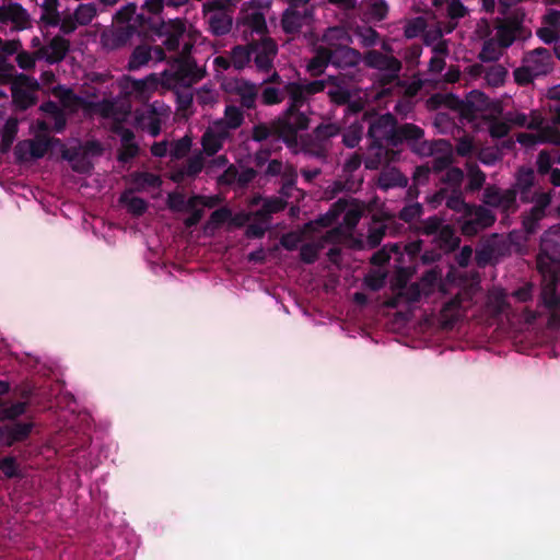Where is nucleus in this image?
<instances>
[{
    "label": "nucleus",
    "instance_id": "nucleus-25",
    "mask_svg": "<svg viewBox=\"0 0 560 560\" xmlns=\"http://www.w3.org/2000/svg\"><path fill=\"white\" fill-rule=\"evenodd\" d=\"M210 31L215 36L228 34L232 28V18L226 12H217L207 16Z\"/></svg>",
    "mask_w": 560,
    "mask_h": 560
},
{
    "label": "nucleus",
    "instance_id": "nucleus-23",
    "mask_svg": "<svg viewBox=\"0 0 560 560\" xmlns=\"http://www.w3.org/2000/svg\"><path fill=\"white\" fill-rule=\"evenodd\" d=\"M229 136L226 130H219L218 132H213L212 130H207L201 138V144L205 153L209 156L218 153L223 145V140Z\"/></svg>",
    "mask_w": 560,
    "mask_h": 560
},
{
    "label": "nucleus",
    "instance_id": "nucleus-61",
    "mask_svg": "<svg viewBox=\"0 0 560 560\" xmlns=\"http://www.w3.org/2000/svg\"><path fill=\"white\" fill-rule=\"evenodd\" d=\"M487 100L488 97L486 96V94L483 92H480L478 90H474L471 91L467 98H466V102H471V115H474L476 112L478 110H481L483 108V106L486 105L487 103Z\"/></svg>",
    "mask_w": 560,
    "mask_h": 560
},
{
    "label": "nucleus",
    "instance_id": "nucleus-37",
    "mask_svg": "<svg viewBox=\"0 0 560 560\" xmlns=\"http://www.w3.org/2000/svg\"><path fill=\"white\" fill-rule=\"evenodd\" d=\"M19 127H18V119L10 117L7 119L3 130H2V137H1V145L2 150L7 151L11 148L12 143L14 142V139L18 135Z\"/></svg>",
    "mask_w": 560,
    "mask_h": 560
},
{
    "label": "nucleus",
    "instance_id": "nucleus-19",
    "mask_svg": "<svg viewBox=\"0 0 560 560\" xmlns=\"http://www.w3.org/2000/svg\"><path fill=\"white\" fill-rule=\"evenodd\" d=\"M186 32L185 23L180 20H175L165 26V39L163 46L170 51H177L180 45V38Z\"/></svg>",
    "mask_w": 560,
    "mask_h": 560
},
{
    "label": "nucleus",
    "instance_id": "nucleus-28",
    "mask_svg": "<svg viewBox=\"0 0 560 560\" xmlns=\"http://www.w3.org/2000/svg\"><path fill=\"white\" fill-rule=\"evenodd\" d=\"M445 206L457 213H462V217L469 211L472 203L465 201L462 188L450 189Z\"/></svg>",
    "mask_w": 560,
    "mask_h": 560
},
{
    "label": "nucleus",
    "instance_id": "nucleus-34",
    "mask_svg": "<svg viewBox=\"0 0 560 560\" xmlns=\"http://www.w3.org/2000/svg\"><path fill=\"white\" fill-rule=\"evenodd\" d=\"M443 223H444V219L434 214L424 220H421L419 222V226H418L417 231L419 234H422V235L436 236L439 231L444 225Z\"/></svg>",
    "mask_w": 560,
    "mask_h": 560
},
{
    "label": "nucleus",
    "instance_id": "nucleus-26",
    "mask_svg": "<svg viewBox=\"0 0 560 560\" xmlns=\"http://www.w3.org/2000/svg\"><path fill=\"white\" fill-rule=\"evenodd\" d=\"M133 190L127 189L120 195L119 201L132 215L140 217L148 210V202L141 197L130 196Z\"/></svg>",
    "mask_w": 560,
    "mask_h": 560
},
{
    "label": "nucleus",
    "instance_id": "nucleus-8",
    "mask_svg": "<svg viewBox=\"0 0 560 560\" xmlns=\"http://www.w3.org/2000/svg\"><path fill=\"white\" fill-rule=\"evenodd\" d=\"M252 57L258 71L269 72L273 68V60L278 54V45L271 37L249 42Z\"/></svg>",
    "mask_w": 560,
    "mask_h": 560
},
{
    "label": "nucleus",
    "instance_id": "nucleus-7",
    "mask_svg": "<svg viewBox=\"0 0 560 560\" xmlns=\"http://www.w3.org/2000/svg\"><path fill=\"white\" fill-rule=\"evenodd\" d=\"M285 96L289 97V104L280 116L293 127L300 115H307L301 109L306 103L307 94L302 83L287 82L284 84V97Z\"/></svg>",
    "mask_w": 560,
    "mask_h": 560
},
{
    "label": "nucleus",
    "instance_id": "nucleus-59",
    "mask_svg": "<svg viewBox=\"0 0 560 560\" xmlns=\"http://www.w3.org/2000/svg\"><path fill=\"white\" fill-rule=\"evenodd\" d=\"M540 143L560 147V130L555 127H544L540 131Z\"/></svg>",
    "mask_w": 560,
    "mask_h": 560
},
{
    "label": "nucleus",
    "instance_id": "nucleus-22",
    "mask_svg": "<svg viewBox=\"0 0 560 560\" xmlns=\"http://www.w3.org/2000/svg\"><path fill=\"white\" fill-rule=\"evenodd\" d=\"M244 122V114L242 109L235 105H228L224 109L223 119L217 121L215 127L221 130H235Z\"/></svg>",
    "mask_w": 560,
    "mask_h": 560
},
{
    "label": "nucleus",
    "instance_id": "nucleus-64",
    "mask_svg": "<svg viewBox=\"0 0 560 560\" xmlns=\"http://www.w3.org/2000/svg\"><path fill=\"white\" fill-rule=\"evenodd\" d=\"M474 150H475L474 141L468 136H465V137L458 139L456 147H455V152L457 153V155L463 156V158L469 156L474 152Z\"/></svg>",
    "mask_w": 560,
    "mask_h": 560
},
{
    "label": "nucleus",
    "instance_id": "nucleus-31",
    "mask_svg": "<svg viewBox=\"0 0 560 560\" xmlns=\"http://www.w3.org/2000/svg\"><path fill=\"white\" fill-rule=\"evenodd\" d=\"M252 60V50L249 43L244 45H236L231 50V61L236 70H243Z\"/></svg>",
    "mask_w": 560,
    "mask_h": 560
},
{
    "label": "nucleus",
    "instance_id": "nucleus-57",
    "mask_svg": "<svg viewBox=\"0 0 560 560\" xmlns=\"http://www.w3.org/2000/svg\"><path fill=\"white\" fill-rule=\"evenodd\" d=\"M386 233V226L380 225L375 228H371L368 233L366 242L369 247L375 248L377 247L381 242L383 241Z\"/></svg>",
    "mask_w": 560,
    "mask_h": 560
},
{
    "label": "nucleus",
    "instance_id": "nucleus-49",
    "mask_svg": "<svg viewBox=\"0 0 560 560\" xmlns=\"http://www.w3.org/2000/svg\"><path fill=\"white\" fill-rule=\"evenodd\" d=\"M477 158L482 164L492 166L501 160V153L494 148H482L478 151Z\"/></svg>",
    "mask_w": 560,
    "mask_h": 560
},
{
    "label": "nucleus",
    "instance_id": "nucleus-47",
    "mask_svg": "<svg viewBox=\"0 0 560 560\" xmlns=\"http://www.w3.org/2000/svg\"><path fill=\"white\" fill-rule=\"evenodd\" d=\"M384 180H385L384 186L386 188H389V187L405 188L408 186V183H409L408 177L406 175H404L401 172H399L398 170H393L392 172L386 174L384 177Z\"/></svg>",
    "mask_w": 560,
    "mask_h": 560
},
{
    "label": "nucleus",
    "instance_id": "nucleus-9",
    "mask_svg": "<svg viewBox=\"0 0 560 560\" xmlns=\"http://www.w3.org/2000/svg\"><path fill=\"white\" fill-rule=\"evenodd\" d=\"M396 121V117L390 113L383 114L371 121L368 137L371 139L372 147L382 149L384 141L390 145V137L395 131Z\"/></svg>",
    "mask_w": 560,
    "mask_h": 560
},
{
    "label": "nucleus",
    "instance_id": "nucleus-40",
    "mask_svg": "<svg viewBox=\"0 0 560 560\" xmlns=\"http://www.w3.org/2000/svg\"><path fill=\"white\" fill-rule=\"evenodd\" d=\"M424 212L422 203L416 201L412 203L406 205L399 212L398 218L406 222L411 223L416 219H419Z\"/></svg>",
    "mask_w": 560,
    "mask_h": 560
},
{
    "label": "nucleus",
    "instance_id": "nucleus-54",
    "mask_svg": "<svg viewBox=\"0 0 560 560\" xmlns=\"http://www.w3.org/2000/svg\"><path fill=\"white\" fill-rule=\"evenodd\" d=\"M510 124L501 120H493L489 126V135L493 139H502L510 132Z\"/></svg>",
    "mask_w": 560,
    "mask_h": 560
},
{
    "label": "nucleus",
    "instance_id": "nucleus-14",
    "mask_svg": "<svg viewBox=\"0 0 560 560\" xmlns=\"http://www.w3.org/2000/svg\"><path fill=\"white\" fill-rule=\"evenodd\" d=\"M70 50V42L62 36H55L48 45L39 49V54L50 65L62 61Z\"/></svg>",
    "mask_w": 560,
    "mask_h": 560
},
{
    "label": "nucleus",
    "instance_id": "nucleus-46",
    "mask_svg": "<svg viewBox=\"0 0 560 560\" xmlns=\"http://www.w3.org/2000/svg\"><path fill=\"white\" fill-rule=\"evenodd\" d=\"M464 172L459 167H450L442 177V182L450 185V189L462 188Z\"/></svg>",
    "mask_w": 560,
    "mask_h": 560
},
{
    "label": "nucleus",
    "instance_id": "nucleus-62",
    "mask_svg": "<svg viewBox=\"0 0 560 560\" xmlns=\"http://www.w3.org/2000/svg\"><path fill=\"white\" fill-rule=\"evenodd\" d=\"M536 164L540 175L549 174L553 170L551 156L547 151H540L538 153Z\"/></svg>",
    "mask_w": 560,
    "mask_h": 560
},
{
    "label": "nucleus",
    "instance_id": "nucleus-1",
    "mask_svg": "<svg viewBox=\"0 0 560 560\" xmlns=\"http://www.w3.org/2000/svg\"><path fill=\"white\" fill-rule=\"evenodd\" d=\"M310 122L311 119L307 115H300L290 131L295 143L287 145V148L293 154L303 153L326 162L331 149V139L340 135L341 127L336 122H322L312 132L299 135L300 131L308 129Z\"/></svg>",
    "mask_w": 560,
    "mask_h": 560
},
{
    "label": "nucleus",
    "instance_id": "nucleus-27",
    "mask_svg": "<svg viewBox=\"0 0 560 560\" xmlns=\"http://www.w3.org/2000/svg\"><path fill=\"white\" fill-rule=\"evenodd\" d=\"M520 22L517 20L508 19L506 23L501 24L497 28V37L501 47L508 48L514 42V32L517 30Z\"/></svg>",
    "mask_w": 560,
    "mask_h": 560
},
{
    "label": "nucleus",
    "instance_id": "nucleus-52",
    "mask_svg": "<svg viewBox=\"0 0 560 560\" xmlns=\"http://www.w3.org/2000/svg\"><path fill=\"white\" fill-rule=\"evenodd\" d=\"M203 168V158L201 154L189 158L184 165L185 173L188 177L195 178Z\"/></svg>",
    "mask_w": 560,
    "mask_h": 560
},
{
    "label": "nucleus",
    "instance_id": "nucleus-2",
    "mask_svg": "<svg viewBox=\"0 0 560 560\" xmlns=\"http://www.w3.org/2000/svg\"><path fill=\"white\" fill-rule=\"evenodd\" d=\"M339 35H343L339 28H328L323 35V43H327L331 54V65L341 69L355 67L361 58L360 52L347 45L334 43L332 39L339 38Z\"/></svg>",
    "mask_w": 560,
    "mask_h": 560
},
{
    "label": "nucleus",
    "instance_id": "nucleus-11",
    "mask_svg": "<svg viewBox=\"0 0 560 560\" xmlns=\"http://www.w3.org/2000/svg\"><path fill=\"white\" fill-rule=\"evenodd\" d=\"M314 19V9L287 8L281 16V27L285 34L294 35L302 27L310 25Z\"/></svg>",
    "mask_w": 560,
    "mask_h": 560
},
{
    "label": "nucleus",
    "instance_id": "nucleus-33",
    "mask_svg": "<svg viewBox=\"0 0 560 560\" xmlns=\"http://www.w3.org/2000/svg\"><path fill=\"white\" fill-rule=\"evenodd\" d=\"M52 142L60 143V140L57 138H36L35 140L30 141V154L33 159H42L50 149Z\"/></svg>",
    "mask_w": 560,
    "mask_h": 560
},
{
    "label": "nucleus",
    "instance_id": "nucleus-56",
    "mask_svg": "<svg viewBox=\"0 0 560 560\" xmlns=\"http://www.w3.org/2000/svg\"><path fill=\"white\" fill-rule=\"evenodd\" d=\"M478 58L482 62L495 61L499 58V54L492 40H487L483 43L482 48L478 55Z\"/></svg>",
    "mask_w": 560,
    "mask_h": 560
},
{
    "label": "nucleus",
    "instance_id": "nucleus-4",
    "mask_svg": "<svg viewBox=\"0 0 560 560\" xmlns=\"http://www.w3.org/2000/svg\"><path fill=\"white\" fill-rule=\"evenodd\" d=\"M291 131V125L280 115L270 122H259L254 125L252 129V139L256 142H264L268 138L273 137L282 141L285 147L295 143Z\"/></svg>",
    "mask_w": 560,
    "mask_h": 560
},
{
    "label": "nucleus",
    "instance_id": "nucleus-16",
    "mask_svg": "<svg viewBox=\"0 0 560 560\" xmlns=\"http://www.w3.org/2000/svg\"><path fill=\"white\" fill-rule=\"evenodd\" d=\"M535 184V174L532 168L521 167L516 174V180L512 188L517 189L520 199L524 203L533 202L532 188Z\"/></svg>",
    "mask_w": 560,
    "mask_h": 560
},
{
    "label": "nucleus",
    "instance_id": "nucleus-35",
    "mask_svg": "<svg viewBox=\"0 0 560 560\" xmlns=\"http://www.w3.org/2000/svg\"><path fill=\"white\" fill-rule=\"evenodd\" d=\"M151 50L144 46H138L132 51L128 61V69L131 71L138 70L140 67L147 65L151 60Z\"/></svg>",
    "mask_w": 560,
    "mask_h": 560
},
{
    "label": "nucleus",
    "instance_id": "nucleus-43",
    "mask_svg": "<svg viewBox=\"0 0 560 560\" xmlns=\"http://www.w3.org/2000/svg\"><path fill=\"white\" fill-rule=\"evenodd\" d=\"M96 8L93 3L80 4L74 12L79 24L88 25L96 16Z\"/></svg>",
    "mask_w": 560,
    "mask_h": 560
},
{
    "label": "nucleus",
    "instance_id": "nucleus-42",
    "mask_svg": "<svg viewBox=\"0 0 560 560\" xmlns=\"http://www.w3.org/2000/svg\"><path fill=\"white\" fill-rule=\"evenodd\" d=\"M284 100V86L282 89L276 86H266L261 92V102L264 105L270 106L280 104Z\"/></svg>",
    "mask_w": 560,
    "mask_h": 560
},
{
    "label": "nucleus",
    "instance_id": "nucleus-41",
    "mask_svg": "<svg viewBox=\"0 0 560 560\" xmlns=\"http://www.w3.org/2000/svg\"><path fill=\"white\" fill-rule=\"evenodd\" d=\"M5 428L10 432V435L13 438V440L16 442H23L30 436L33 430V423L15 422L12 425H5Z\"/></svg>",
    "mask_w": 560,
    "mask_h": 560
},
{
    "label": "nucleus",
    "instance_id": "nucleus-55",
    "mask_svg": "<svg viewBox=\"0 0 560 560\" xmlns=\"http://www.w3.org/2000/svg\"><path fill=\"white\" fill-rule=\"evenodd\" d=\"M318 257V247L313 243H306L300 248V259L305 264H313Z\"/></svg>",
    "mask_w": 560,
    "mask_h": 560
},
{
    "label": "nucleus",
    "instance_id": "nucleus-53",
    "mask_svg": "<svg viewBox=\"0 0 560 560\" xmlns=\"http://www.w3.org/2000/svg\"><path fill=\"white\" fill-rule=\"evenodd\" d=\"M166 206L173 212H184L185 195L179 191L168 192L167 199H166Z\"/></svg>",
    "mask_w": 560,
    "mask_h": 560
},
{
    "label": "nucleus",
    "instance_id": "nucleus-39",
    "mask_svg": "<svg viewBox=\"0 0 560 560\" xmlns=\"http://www.w3.org/2000/svg\"><path fill=\"white\" fill-rule=\"evenodd\" d=\"M0 470L8 479L22 478L20 465L15 456H5L0 459Z\"/></svg>",
    "mask_w": 560,
    "mask_h": 560
},
{
    "label": "nucleus",
    "instance_id": "nucleus-48",
    "mask_svg": "<svg viewBox=\"0 0 560 560\" xmlns=\"http://www.w3.org/2000/svg\"><path fill=\"white\" fill-rule=\"evenodd\" d=\"M368 4V13L378 21L385 19L388 13V7L384 0H369Z\"/></svg>",
    "mask_w": 560,
    "mask_h": 560
},
{
    "label": "nucleus",
    "instance_id": "nucleus-3",
    "mask_svg": "<svg viewBox=\"0 0 560 560\" xmlns=\"http://www.w3.org/2000/svg\"><path fill=\"white\" fill-rule=\"evenodd\" d=\"M423 137L424 130L421 127L410 122L398 124L396 121L395 131L390 137V147H399L406 143L413 152L423 154L431 150Z\"/></svg>",
    "mask_w": 560,
    "mask_h": 560
},
{
    "label": "nucleus",
    "instance_id": "nucleus-58",
    "mask_svg": "<svg viewBox=\"0 0 560 560\" xmlns=\"http://www.w3.org/2000/svg\"><path fill=\"white\" fill-rule=\"evenodd\" d=\"M26 411V404L22 401L14 402L1 409V415L4 419L13 420L22 416Z\"/></svg>",
    "mask_w": 560,
    "mask_h": 560
},
{
    "label": "nucleus",
    "instance_id": "nucleus-29",
    "mask_svg": "<svg viewBox=\"0 0 560 560\" xmlns=\"http://www.w3.org/2000/svg\"><path fill=\"white\" fill-rule=\"evenodd\" d=\"M468 183L465 186L467 192L479 191L486 183V174L477 164L467 165Z\"/></svg>",
    "mask_w": 560,
    "mask_h": 560
},
{
    "label": "nucleus",
    "instance_id": "nucleus-45",
    "mask_svg": "<svg viewBox=\"0 0 560 560\" xmlns=\"http://www.w3.org/2000/svg\"><path fill=\"white\" fill-rule=\"evenodd\" d=\"M191 148V140L188 137H183L175 141L170 150V155L174 160L183 159L187 155Z\"/></svg>",
    "mask_w": 560,
    "mask_h": 560
},
{
    "label": "nucleus",
    "instance_id": "nucleus-18",
    "mask_svg": "<svg viewBox=\"0 0 560 560\" xmlns=\"http://www.w3.org/2000/svg\"><path fill=\"white\" fill-rule=\"evenodd\" d=\"M328 65H331V54L328 50L327 43H324L315 49V55L307 62L306 69L312 77H319Z\"/></svg>",
    "mask_w": 560,
    "mask_h": 560
},
{
    "label": "nucleus",
    "instance_id": "nucleus-24",
    "mask_svg": "<svg viewBox=\"0 0 560 560\" xmlns=\"http://www.w3.org/2000/svg\"><path fill=\"white\" fill-rule=\"evenodd\" d=\"M441 249L453 252L459 247L460 238L456 235L455 229L450 224H444L435 236Z\"/></svg>",
    "mask_w": 560,
    "mask_h": 560
},
{
    "label": "nucleus",
    "instance_id": "nucleus-15",
    "mask_svg": "<svg viewBox=\"0 0 560 560\" xmlns=\"http://www.w3.org/2000/svg\"><path fill=\"white\" fill-rule=\"evenodd\" d=\"M231 92L240 97L241 107L246 109H254L258 97V88L245 79L235 80Z\"/></svg>",
    "mask_w": 560,
    "mask_h": 560
},
{
    "label": "nucleus",
    "instance_id": "nucleus-12",
    "mask_svg": "<svg viewBox=\"0 0 560 560\" xmlns=\"http://www.w3.org/2000/svg\"><path fill=\"white\" fill-rule=\"evenodd\" d=\"M523 62L529 66L534 75H547L553 69V55L544 47H538L525 54Z\"/></svg>",
    "mask_w": 560,
    "mask_h": 560
},
{
    "label": "nucleus",
    "instance_id": "nucleus-10",
    "mask_svg": "<svg viewBox=\"0 0 560 560\" xmlns=\"http://www.w3.org/2000/svg\"><path fill=\"white\" fill-rule=\"evenodd\" d=\"M368 67L386 71L388 82L398 79L399 72L402 68L400 60L394 56L385 55L378 50H370L364 57Z\"/></svg>",
    "mask_w": 560,
    "mask_h": 560
},
{
    "label": "nucleus",
    "instance_id": "nucleus-17",
    "mask_svg": "<svg viewBox=\"0 0 560 560\" xmlns=\"http://www.w3.org/2000/svg\"><path fill=\"white\" fill-rule=\"evenodd\" d=\"M128 182L132 186L130 189L133 191H142L145 188H160L163 183L159 175L140 171L130 173Z\"/></svg>",
    "mask_w": 560,
    "mask_h": 560
},
{
    "label": "nucleus",
    "instance_id": "nucleus-20",
    "mask_svg": "<svg viewBox=\"0 0 560 560\" xmlns=\"http://www.w3.org/2000/svg\"><path fill=\"white\" fill-rule=\"evenodd\" d=\"M431 100L439 105H443L450 109L459 110L463 116L471 115V102H466L459 98L458 96L448 93V94H435L431 97Z\"/></svg>",
    "mask_w": 560,
    "mask_h": 560
},
{
    "label": "nucleus",
    "instance_id": "nucleus-30",
    "mask_svg": "<svg viewBox=\"0 0 560 560\" xmlns=\"http://www.w3.org/2000/svg\"><path fill=\"white\" fill-rule=\"evenodd\" d=\"M497 208L506 215L515 213L518 209L517 189L511 187L509 189L502 190Z\"/></svg>",
    "mask_w": 560,
    "mask_h": 560
},
{
    "label": "nucleus",
    "instance_id": "nucleus-63",
    "mask_svg": "<svg viewBox=\"0 0 560 560\" xmlns=\"http://www.w3.org/2000/svg\"><path fill=\"white\" fill-rule=\"evenodd\" d=\"M431 168L428 165H418L412 173V183L424 186L429 183Z\"/></svg>",
    "mask_w": 560,
    "mask_h": 560
},
{
    "label": "nucleus",
    "instance_id": "nucleus-44",
    "mask_svg": "<svg viewBox=\"0 0 560 560\" xmlns=\"http://www.w3.org/2000/svg\"><path fill=\"white\" fill-rule=\"evenodd\" d=\"M508 70L501 65H494L486 73V80L490 85L499 86L504 83Z\"/></svg>",
    "mask_w": 560,
    "mask_h": 560
},
{
    "label": "nucleus",
    "instance_id": "nucleus-21",
    "mask_svg": "<svg viewBox=\"0 0 560 560\" xmlns=\"http://www.w3.org/2000/svg\"><path fill=\"white\" fill-rule=\"evenodd\" d=\"M205 71L198 68L195 61H184L179 65L176 77L184 85H192L201 80Z\"/></svg>",
    "mask_w": 560,
    "mask_h": 560
},
{
    "label": "nucleus",
    "instance_id": "nucleus-32",
    "mask_svg": "<svg viewBox=\"0 0 560 560\" xmlns=\"http://www.w3.org/2000/svg\"><path fill=\"white\" fill-rule=\"evenodd\" d=\"M540 300L547 310L560 308V295L556 282H549L541 289Z\"/></svg>",
    "mask_w": 560,
    "mask_h": 560
},
{
    "label": "nucleus",
    "instance_id": "nucleus-5",
    "mask_svg": "<svg viewBox=\"0 0 560 560\" xmlns=\"http://www.w3.org/2000/svg\"><path fill=\"white\" fill-rule=\"evenodd\" d=\"M470 208L459 221L460 231L465 236H475L494 224L497 218L491 210L478 205Z\"/></svg>",
    "mask_w": 560,
    "mask_h": 560
},
{
    "label": "nucleus",
    "instance_id": "nucleus-51",
    "mask_svg": "<svg viewBox=\"0 0 560 560\" xmlns=\"http://www.w3.org/2000/svg\"><path fill=\"white\" fill-rule=\"evenodd\" d=\"M514 80L518 85H527L534 81L537 75L529 69V66L523 62V66L515 69L513 72Z\"/></svg>",
    "mask_w": 560,
    "mask_h": 560
},
{
    "label": "nucleus",
    "instance_id": "nucleus-36",
    "mask_svg": "<svg viewBox=\"0 0 560 560\" xmlns=\"http://www.w3.org/2000/svg\"><path fill=\"white\" fill-rule=\"evenodd\" d=\"M282 185L280 187V194L285 197L290 198L292 196V191L295 188L298 173L295 168L292 165H288L282 175Z\"/></svg>",
    "mask_w": 560,
    "mask_h": 560
},
{
    "label": "nucleus",
    "instance_id": "nucleus-60",
    "mask_svg": "<svg viewBox=\"0 0 560 560\" xmlns=\"http://www.w3.org/2000/svg\"><path fill=\"white\" fill-rule=\"evenodd\" d=\"M137 4L133 2H129L122 8H120L115 14V21L117 23H128L131 21L132 16L136 14Z\"/></svg>",
    "mask_w": 560,
    "mask_h": 560
},
{
    "label": "nucleus",
    "instance_id": "nucleus-6",
    "mask_svg": "<svg viewBox=\"0 0 560 560\" xmlns=\"http://www.w3.org/2000/svg\"><path fill=\"white\" fill-rule=\"evenodd\" d=\"M39 84L26 74H19L11 85L12 103L18 110H26L36 104L35 92Z\"/></svg>",
    "mask_w": 560,
    "mask_h": 560
},
{
    "label": "nucleus",
    "instance_id": "nucleus-50",
    "mask_svg": "<svg viewBox=\"0 0 560 560\" xmlns=\"http://www.w3.org/2000/svg\"><path fill=\"white\" fill-rule=\"evenodd\" d=\"M502 192V189L499 188L497 185H488L483 189L482 194V202L486 206L497 208L499 205V198Z\"/></svg>",
    "mask_w": 560,
    "mask_h": 560
},
{
    "label": "nucleus",
    "instance_id": "nucleus-13",
    "mask_svg": "<svg viewBox=\"0 0 560 560\" xmlns=\"http://www.w3.org/2000/svg\"><path fill=\"white\" fill-rule=\"evenodd\" d=\"M11 22L18 31L25 30L30 25L27 11L18 2L0 7V23Z\"/></svg>",
    "mask_w": 560,
    "mask_h": 560
},
{
    "label": "nucleus",
    "instance_id": "nucleus-38",
    "mask_svg": "<svg viewBox=\"0 0 560 560\" xmlns=\"http://www.w3.org/2000/svg\"><path fill=\"white\" fill-rule=\"evenodd\" d=\"M545 217V212L530 208L528 212L522 215V225L527 234L536 233L539 221Z\"/></svg>",
    "mask_w": 560,
    "mask_h": 560
}]
</instances>
